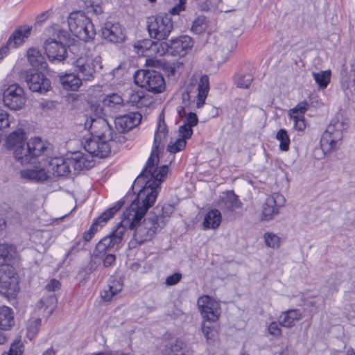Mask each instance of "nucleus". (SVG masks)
Here are the masks:
<instances>
[{
  "instance_id": "4d7b16f0",
  "label": "nucleus",
  "mask_w": 355,
  "mask_h": 355,
  "mask_svg": "<svg viewBox=\"0 0 355 355\" xmlns=\"http://www.w3.org/2000/svg\"><path fill=\"white\" fill-rule=\"evenodd\" d=\"M205 28V17L200 16L197 17L193 22L191 30L196 33L204 31Z\"/></svg>"
},
{
  "instance_id": "5fc2aeb1",
  "label": "nucleus",
  "mask_w": 355,
  "mask_h": 355,
  "mask_svg": "<svg viewBox=\"0 0 355 355\" xmlns=\"http://www.w3.org/2000/svg\"><path fill=\"white\" fill-rule=\"evenodd\" d=\"M112 140H105V139H98L99 145H98V157L101 158H103L107 157L110 153V145L109 144L110 141Z\"/></svg>"
},
{
  "instance_id": "79ce46f5",
  "label": "nucleus",
  "mask_w": 355,
  "mask_h": 355,
  "mask_svg": "<svg viewBox=\"0 0 355 355\" xmlns=\"http://www.w3.org/2000/svg\"><path fill=\"white\" fill-rule=\"evenodd\" d=\"M166 53L171 54L170 43L165 42H153L151 55L162 56Z\"/></svg>"
},
{
  "instance_id": "9d476101",
  "label": "nucleus",
  "mask_w": 355,
  "mask_h": 355,
  "mask_svg": "<svg viewBox=\"0 0 355 355\" xmlns=\"http://www.w3.org/2000/svg\"><path fill=\"white\" fill-rule=\"evenodd\" d=\"M74 72L80 77L82 81H92L94 79L97 68H101L96 59L81 56L73 62Z\"/></svg>"
},
{
  "instance_id": "864d4df0",
  "label": "nucleus",
  "mask_w": 355,
  "mask_h": 355,
  "mask_svg": "<svg viewBox=\"0 0 355 355\" xmlns=\"http://www.w3.org/2000/svg\"><path fill=\"white\" fill-rule=\"evenodd\" d=\"M123 202H118L114 207L108 209L105 211H104L100 216L99 219H102L104 223H106L107 221L113 217L114 214L121 209Z\"/></svg>"
},
{
  "instance_id": "f704fd0d",
  "label": "nucleus",
  "mask_w": 355,
  "mask_h": 355,
  "mask_svg": "<svg viewBox=\"0 0 355 355\" xmlns=\"http://www.w3.org/2000/svg\"><path fill=\"white\" fill-rule=\"evenodd\" d=\"M241 202L233 191L227 192L225 196L222 198L220 202L221 207L229 211H234L236 209H239L241 207Z\"/></svg>"
},
{
  "instance_id": "f257e3e1",
  "label": "nucleus",
  "mask_w": 355,
  "mask_h": 355,
  "mask_svg": "<svg viewBox=\"0 0 355 355\" xmlns=\"http://www.w3.org/2000/svg\"><path fill=\"white\" fill-rule=\"evenodd\" d=\"M157 158L152 157L148 161L146 168L137 177L135 183H144V187L139 191L136 199L130 206V210L132 213L137 214L134 225V239L138 243H143L145 241L151 240L157 232L164 227L163 221L160 223H156V216H147L141 222L147 210L154 204L159 191V185L165 179L168 173V168L165 166L159 173L155 164Z\"/></svg>"
},
{
  "instance_id": "3c124183",
  "label": "nucleus",
  "mask_w": 355,
  "mask_h": 355,
  "mask_svg": "<svg viewBox=\"0 0 355 355\" xmlns=\"http://www.w3.org/2000/svg\"><path fill=\"white\" fill-rule=\"evenodd\" d=\"M188 139L189 138L180 136V137L177 139L174 143H171L168 146V151H169L171 153H176L183 150L186 146V139Z\"/></svg>"
},
{
  "instance_id": "412c9836",
  "label": "nucleus",
  "mask_w": 355,
  "mask_h": 355,
  "mask_svg": "<svg viewBox=\"0 0 355 355\" xmlns=\"http://www.w3.org/2000/svg\"><path fill=\"white\" fill-rule=\"evenodd\" d=\"M193 46L192 39L188 35H182L170 41L171 55L184 56Z\"/></svg>"
},
{
  "instance_id": "6e6552de",
  "label": "nucleus",
  "mask_w": 355,
  "mask_h": 355,
  "mask_svg": "<svg viewBox=\"0 0 355 355\" xmlns=\"http://www.w3.org/2000/svg\"><path fill=\"white\" fill-rule=\"evenodd\" d=\"M19 76L33 92L43 94L48 92L51 87L49 80L43 73L35 70H23L20 72Z\"/></svg>"
},
{
  "instance_id": "72a5a7b5",
  "label": "nucleus",
  "mask_w": 355,
  "mask_h": 355,
  "mask_svg": "<svg viewBox=\"0 0 355 355\" xmlns=\"http://www.w3.org/2000/svg\"><path fill=\"white\" fill-rule=\"evenodd\" d=\"M174 211V207L171 205H165L162 207H156L153 211L150 212V215L156 216V223H160L163 221L164 227L165 226L168 218Z\"/></svg>"
},
{
  "instance_id": "58836bf2",
  "label": "nucleus",
  "mask_w": 355,
  "mask_h": 355,
  "mask_svg": "<svg viewBox=\"0 0 355 355\" xmlns=\"http://www.w3.org/2000/svg\"><path fill=\"white\" fill-rule=\"evenodd\" d=\"M124 99L118 94H111L107 95L103 101L105 107H108L111 110L119 109L124 105Z\"/></svg>"
},
{
  "instance_id": "de8ad7c7",
  "label": "nucleus",
  "mask_w": 355,
  "mask_h": 355,
  "mask_svg": "<svg viewBox=\"0 0 355 355\" xmlns=\"http://www.w3.org/2000/svg\"><path fill=\"white\" fill-rule=\"evenodd\" d=\"M99 141L98 139H87L83 143L84 149L92 157H98Z\"/></svg>"
},
{
  "instance_id": "9b49d317",
  "label": "nucleus",
  "mask_w": 355,
  "mask_h": 355,
  "mask_svg": "<svg viewBox=\"0 0 355 355\" xmlns=\"http://www.w3.org/2000/svg\"><path fill=\"white\" fill-rule=\"evenodd\" d=\"M85 126L98 139L113 140V130L108 122L103 118H87Z\"/></svg>"
},
{
  "instance_id": "0e129e2a",
  "label": "nucleus",
  "mask_w": 355,
  "mask_h": 355,
  "mask_svg": "<svg viewBox=\"0 0 355 355\" xmlns=\"http://www.w3.org/2000/svg\"><path fill=\"white\" fill-rule=\"evenodd\" d=\"M308 106V103L305 102L300 103L295 108L291 110V116L298 114L304 115V113L307 110Z\"/></svg>"
},
{
  "instance_id": "603ef678",
  "label": "nucleus",
  "mask_w": 355,
  "mask_h": 355,
  "mask_svg": "<svg viewBox=\"0 0 355 355\" xmlns=\"http://www.w3.org/2000/svg\"><path fill=\"white\" fill-rule=\"evenodd\" d=\"M184 345L182 341L176 340L174 344H171L164 349L162 355H183L181 351Z\"/></svg>"
},
{
  "instance_id": "e2e57ef3",
  "label": "nucleus",
  "mask_w": 355,
  "mask_h": 355,
  "mask_svg": "<svg viewBox=\"0 0 355 355\" xmlns=\"http://www.w3.org/2000/svg\"><path fill=\"white\" fill-rule=\"evenodd\" d=\"M279 325H280L279 323L278 324L276 322H271L268 327L269 334L275 337L280 336L282 335V330Z\"/></svg>"
},
{
  "instance_id": "338daca9",
  "label": "nucleus",
  "mask_w": 355,
  "mask_h": 355,
  "mask_svg": "<svg viewBox=\"0 0 355 355\" xmlns=\"http://www.w3.org/2000/svg\"><path fill=\"white\" fill-rule=\"evenodd\" d=\"M45 288L49 292L55 291L60 289V283L58 280L55 279H51L47 283Z\"/></svg>"
},
{
  "instance_id": "bb28decb",
  "label": "nucleus",
  "mask_w": 355,
  "mask_h": 355,
  "mask_svg": "<svg viewBox=\"0 0 355 355\" xmlns=\"http://www.w3.org/2000/svg\"><path fill=\"white\" fill-rule=\"evenodd\" d=\"M60 83L66 90L77 91L83 84L82 79L75 73L60 75Z\"/></svg>"
},
{
  "instance_id": "a19ab883",
  "label": "nucleus",
  "mask_w": 355,
  "mask_h": 355,
  "mask_svg": "<svg viewBox=\"0 0 355 355\" xmlns=\"http://www.w3.org/2000/svg\"><path fill=\"white\" fill-rule=\"evenodd\" d=\"M41 326V319L37 317H32L27 326V336L31 339L38 333Z\"/></svg>"
},
{
  "instance_id": "ea45409f",
  "label": "nucleus",
  "mask_w": 355,
  "mask_h": 355,
  "mask_svg": "<svg viewBox=\"0 0 355 355\" xmlns=\"http://www.w3.org/2000/svg\"><path fill=\"white\" fill-rule=\"evenodd\" d=\"M312 75L315 81L322 89L326 88L330 82V71H322L319 73L313 72Z\"/></svg>"
},
{
  "instance_id": "bf43d9fd",
  "label": "nucleus",
  "mask_w": 355,
  "mask_h": 355,
  "mask_svg": "<svg viewBox=\"0 0 355 355\" xmlns=\"http://www.w3.org/2000/svg\"><path fill=\"white\" fill-rule=\"evenodd\" d=\"M122 288L123 284L121 280L114 279L107 286V289H109L111 293L112 292V294L115 295L119 293L122 290Z\"/></svg>"
},
{
  "instance_id": "4c0bfd02",
  "label": "nucleus",
  "mask_w": 355,
  "mask_h": 355,
  "mask_svg": "<svg viewBox=\"0 0 355 355\" xmlns=\"http://www.w3.org/2000/svg\"><path fill=\"white\" fill-rule=\"evenodd\" d=\"M26 149H28L27 142L21 147L16 148L13 153L15 159L21 164L31 163L34 159L31 150H26Z\"/></svg>"
},
{
  "instance_id": "6e6d98bb",
  "label": "nucleus",
  "mask_w": 355,
  "mask_h": 355,
  "mask_svg": "<svg viewBox=\"0 0 355 355\" xmlns=\"http://www.w3.org/2000/svg\"><path fill=\"white\" fill-rule=\"evenodd\" d=\"M294 122V128L298 131H303L306 128V123L304 115L301 114L291 115Z\"/></svg>"
},
{
  "instance_id": "473e14b6",
  "label": "nucleus",
  "mask_w": 355,
  "mask_h": 355,
  "mask_svg": "<svg viewBox=\"0 0 355 355\" xmlns=\"http://www.w3.org/2000/svg\"><path fill=\"white\" fill-rule=\"evenodd\" d=\"M73 162L74 171H81L84 168L88 169L94 166L93 157L82 155L80 153H75L71 156Z\"/></svg>"
},
{
  "instance_id": "a878e982",
  "label": "nucleus",
  "mask_w": 355,
  "mask_h": 355,
  "mask_svg": "<svg viewBox=\"0 0 355 355\" xmlns=\"http://www.w3.org/2000/svg\"><path fill=\"white\" fill-rule=\"evenodd\" d=\"M182 120L184 123L179 128L180 136L190 138L193 134L192 128L198 124V116L194 112H189Z\"/></svg>"
},
{
  "instance_id": "ddd939ff",
  "label": "nucleus",
  "mask_w": 355,
  "mask_h": 355,
  "mask_svg": "<svg viewBox=\"0 0 355 355\" xmlns=\"http://www.w3.org/2000/svg\"><path fill=\"white\" fill-rule=\"evenodd\" d=\"M286 202L284 196L279 193H273L268 196L262 206L261 218L262 220H270L279 213V209Z\"/></svg>"
},
{
  "instance_id": "2eb2a0df",
  "label": "nucleus",
  "mask_w": 355,
  "mask_h": 355,
  "mask_svg": "<svg viewBox=\"0 0 355 355\" xmlns=\"http://www.w3.org/2000/svg\"><path fill=\"white\" fill-rule=\"evenodd\" d=\"M15 325L12 309L6 306H0V345H3L10 338L9 331Z\"/></svg>"
},
{
  "instance_id": "a211bd4d",
  "label": "nucleus",
  "mask_w": 355,
  "mask_h": 355,
  "mask_svg": "<svg viewBox=\"0 0 355 355\" xmlns=\"http://www.w3.org/2000/svg\"><path fill=\"white\" fill-rule=\"evenodd\" d=\"M142 116L139 112H129L116 117L115 127L119 132H125L130 130L141 123Z\"/></svg>"
},
{
  "instance_id": "a18cd8bd",
  "label": "nucleus",
  "mask_w": 355,
  "mask_h": 355,
  "mask_svg": "<svg viewBox=\"0 0 355 355\" xmlns=\"http://www.w3.org/2000/svg\"><path fill=\"white\" fill-rule=\"evenodd\" d=\"M105 224V223L103 222L102 219H99V217H98L91 225L89 230L83 234L84 240L86 241H90L94 234L97 232L99 228H101Z\"/></svg>"
},
{
  "instance_id": "6ab92c4d",
  "label": "nucleus",
  "mask_w": 355,
  "mask_h": 355,
  "mask_svg": "<svg viewBox=\"0 0 355 355\" xmlns=\"http://www.w3.org/2000/svg\"><path fill=\"white\" fill-rule=\"evenodd\" d=\"M167 135H168L167 126H166V123H165L164 120L159 119V123H158L157 129V130L155 132V138H154V148H155V150H153V152L151 153V155H150V157H149V159L148 160V161H149L150 159L153 156L157 158V161L156 162V164H155V167L157 168V173H159L160 169H162V168L165 166V165L162 166L160 168H157V166L159 160H158L157 155L155 154V150H156V152H157L160 148H164V144H165V142L166 141ZM147 163H148V162H147ZM147 166H148V164H146V167H147ZM166 166L168 169V166L166 165ZM146 168H145L143 170V171Z\"/></svg>"
},
{
  "instance_id": "c03bdc74",
  "label": "nucleus",
  "mask_w": 355,
  "mask_h": 355,
  "mask_svg": "<svg viewBox=\"0 0 355 355\" xmlns=\"http://www.w3.org/2000/svg\"><path fill=\"white\" fill-rule=\"evenodd\" d=\"M276 139L280 142L279 148L283 151H287L289 149L290 139L284 129H280L277 135Z\"/></svg>"
},
{
  "instance_id": "8fccbe9b",
  "label": "nucleus",
  "mask_w": 355,
  "mask_h": 355,
  "mask_svg": "<svg viewBox=\"0 0 355 355\" xmlns=\"http://www.w3.org/2000/svg\"><path fill=\"white\" fill-rule=\"evenodd\" d=\"M253 78L250 73L239 74L236 79L235 83L240 88H248L252 82Z\"/></svg>"
},
{
  "instance_id": "4be33fe9",
  "label": "nucleus",
  "mask_w": 355,
  "mask_h": 355,
  "mask_svg": "<svg viewBox=\"0 0 355 355\" xmlns=\"http://www.w3.org/2000/svg\"><path fill=\"white\" fill-rule=\"evenodd\" d=\"M28 149L31 150L33 159L41 155H49L51 151V146L42 141L39 137L31 138L27 141Z\"/></svg>"
},
{
  "instance_id": "f03ea898",
  "label": "nucleus",
  "mask_w": 355,
  "mask_h": 355,
  "mask_svg": "<svg viewBox=\"0 0 355 355\" xmlns=\"http://www.w3.org/2000/svg\"><path fill=\"white\" fill-rule=\"evenodd\" d=\"M46 33L49 37L45 40L44 48L49 59L51 61L64 60L67 56L66 46L70 44V33L58 24L46 28Z\"/></svg>"
},
{
  "instance_id": "7ed1b4c3",
  "label": "nucleus",
  "mask_w": 355,
  "mask_h": 355,
  "mask_svg": "<svg viewBox=\"0 0 355 355\" xmlns=\"http://www.w3.org/2000/svg\"><path fill=\"white\" fill-rule=\"evenodd\" d=\"M209 89V77L203 75L200 77L199 81L194 78L190 79V82L187 87L186 92L182 94L183 106L177 107V112L180 117L183 119L189 112L186 108L191 104L196 101V107H201L205 101Z\"/></svg>"
},
{
  "instance_id": "09e8293b",
  "label": "nucleus",
  "mask_w": 355,
  "mask_h": 355,
  "mask_svg": "<svg viewBox=\"0 0 355 355\" xmlns=\"http://www.w3.org/2000/svg\"><path fill=\"white\" fill-rule=\"evenodd\" d=\"M153 42L151 40L147 39L138 41L135 44V48L138 49L137 53H145L149 52L151 55Z\"/></svg>"
},
{
  "instance_id": "49530a36",
  "label": "nucleus",
  "mask_w": 355,
  "mask_h": 355,
  "mask_svg": "<svg viewBox=\"0 0 355 355\" xmlns=\"http://www.w3.org/2000/svg\"><path fill=\"white\" fill-rule=\"evenodd\" d=\"M263 238L265 243L268 247L271 248H279L281 239L275 234L272 232H266Z\"/></svg>"
},
{
  "instance_id": "423d86ee",
  "label": "nucleus",
  "mask_w": 355,
  "mask_h": 355,
  "mask_svg": "<svg viewBox=\"0 0 355 355\" xmlns=\"http://www.w3.org/2000/svg\"><path fill=\"white\" fill-rule=\"evenodd\" d=\"M173 28V24L170 15L150 16L147 19V30L151 38L165 40Z\"/></svg>"
},
{
  "instance_id": "393cba45",
  "label": "nucleus",
  "mask_w": 355,
  "mask_h": 355,
  "mask_svg": "<svg viewBox=\"0 0 355 355\" xmlns=\"http://www.w3.org/2000/svg\"><path fill=\"white\" fill-rule=\"evenodd\" d=\"M302 318V313L299 309H291L282 313L279 317V322L282 327L291 328L295 322Z\"/></svg>"
},
{
  "instance_id": "c85d7f7f",
  "label": "nucleus",
  "mask_w": 355,
  "mask_h": 355,
  "mask_svg": "<svg viewBox=\"0 0 355 355\" xmlns=\"http://www.w3.org/2000/svg\"><path fill=\"white\" fill-rule=\"evenodd\" d=\"M26 134L24 130L19 129L12 132L6 139L7 148L12 150L13 153L18 147H21L26 142Z\"/></svg>"
},
{
  "instance_id": "20e7f679",
  "label": "nucleus",
  "mask_w": 355,
  "mask_h": 355,
  "mask_svg": "<svg viewBox=\"0 0 355 355\" xmlns=\"http://www.w3.org/2000/svg\"><path fill=\"white\" fill-rule=\"evenodd\" d=\"M67 23L70 31L83 41L89 42L96 35L94 24L83 11L71 12Z\"/></svg>"
},
{
  "instance_id": "39448f33",
  "label": "nucleus",
  "mask_w": 355,
  "mask_h": 355,
  "mask_svg": "<svg viewBox=\"0 0 355 355\" xmlns=\"http://www.w3.org/2000/svg\"><path fill=\"white\" fill-rule=\"evenodd\" d=\"M135 83L148 92L161 93L165 88V80L162 74L155 70H138L134 75Z\"/></svg>"
},
{
  "instance_id": "5701e85b",
  "label": "nucleus",
  "mask_w": 355,
  "mask_h": 355,
  "mask_svg": "<svg viewBox=\"0 0 355 355\" xmlns=\"http://www.w3.org/2000/svg\"><path fill=\"white\" fill-rule=\"evenodd\" d=\"M119 245L118 242H115L114 237L111 234H109L108 236L103 237L96 244V248L93 251L92 257L95 259H101L107 250L115 247L118 248Z\"/></svg>"
},
{
  "instance_id": "37998d69",
  "label": "nucleus",
  "mask_w": 355,
  "mask_h": 355,
  "mask_svg": "<svg viewBox=\"0 0 355 355\" xmlns=\"http://www.w3.org/2000/svg\"><path fill=\"white\" fill-rule=\"evenodd\" d=\"M202 331L204 336L209 343H211L217 338L218 332L211 324L203 322L202 324Z\"/></svg>"
},
{
  "instance_id": "f8f14e48",
  "label": "nucleus",
  "mask_w": 355,
  "mask_h": 355,
  "mask_svg": "<svg viewBox=\"0 0 355 355\" xmlns=\"http://www.w3.org/2000/svg\"><path fill=\"white\" fill-rule=\"evenodd\" d=\"M3 101L10 110L21 109L26 101L24 89L17 84L9 85L3 92Z\"/></svg>"
},
{
  "instance_id": "f3484780",
  "label": "nucleus",
  "mask_w": 355,
  "mask_h": 355,
  "mask_svg": "<svg viewBox=\"0 0 355 355\" xmlns=\"http://www.w3.org/2000/svg\"><path fill=\"white\" fill-rule=\"evenodd\" d=\"M102 37L111 43H120L124 41L123 28L119 23L107 21L101 29Z\"/></svg>"
},
{
  "instance_id": "cd10ccee",
  "label": "nucleus",
  "mask_w": 355,
  "mask_h": 355,
  "mask_svg": "<svg viewBox=\"0 0 355 355\" xmlns=\"http://www.w3.org/2000/svg\"><path fill=\"white\" fill-rule=\"evenodd\" d=\"M58 300L54 294L43 297L37 304V307L44 317H49L57 306Z\"/></svg>"
},
{
  "instance_id": "dca6fc26",
  "label": "nucleus",
  "mask_w": 355,
  "mask_h": 355,
  "mask_svg": "<svg viewBox=\"0 0 355 355\" xmlns=\"http://www.w3.org/2000/svg\"><path fill=\"white\" fill-rule=\"evenodd\" d=\"M133 211L130 210V207L127 209L123 213V218L118 223L110 234L115 239V242L119 244L121 242L124 236L125 230L128 228L130 230L134 229V225L136 223L137 214Z\"/></svg>"
},
{
  "instance_id": "7c9ffc66",
  "label": "nucleus",
  "mask_w": 355,
  "mask_h": 355,
  "mask_svg": "<svg viewBox=\"0 0 355 355\" xmlns=\"http://www.w3.org/2000/svg\"><path fill=\"white\" fill-rule=\"evenodd\" d=\"M27 58L30 64L37 70L44 69L47 65L44 57L37 49H29L27 51Z\"/></svg>"
},
{
  "instance_id": "e433bc0d",
  "label": "nucleus",
  "mask_w": 355,
  "mask_h": 355,
  "mask_svg": "<svg viewBox=\"0 0 355 355\" xmlns=\"http://www.w3.org/2000/svg\"><path fill=\"white\" fill-rule=\"evenodd\" d=\"M17 257L15 245L7 243H0V261L7 263Z\"/></svg>"
},
{
  "instance_id": "c9c22d12",
  "label": "nucleus",
  "mask_w": 355,
  "mask_h": 355,
  "mask_svg": "<svg viewBox=\"0 0 355 355\" xmlns=\"http://www.w3.org/2000/svg\"><path fill=\"white\" fill-rule=\"evenodd\" d=\"M221 222L220 212L216 209H211L205 216L203 226L205 229H216Z\"/></svg>"
},
{
  "instance_id": "13d9d810",
  "label": "nucleus",
  "mask_w": 355,
  "mask_h": 355,
  "mask_svg": "<svg viewBox=\"0 0 355 355\" xmlns=\"http://www.w3.org/2000/svg\"><path fill=\"white\" fill-rule=\"evenodd\" d=\"M22 345L19 341H14L8 350V352H4L2 355H21L22 354Z\"/></svg>"
},
{
  "instance_id": "69168bd1",
  "label": "nucleus",
  "mask_w": 355,
  "mask_h": 355,
  "mask_svg": "<svg viewBox=\"0 0 355 355\" xmlns=\"http://www.w3.org/2000/svg\"><path fill=\"white\" fill-rule=\"evenodd\" d=\"M182 278V275L179 272H175L172 275L168 276L166 279V284L167 286H173L178 284Z\"/></svg>"
},
{
  "instance_id": "4468645a",
  "label": "nucleus",
  "mask_w": 355,
  "mask_h": 355,
  "mask_svg": "<svg viewBox=\"0 0 355 355\" xmlns=\"http://www.w3.org/2000/svg\"><path fill=\"white\" fill-rule=\"evenodd\" d=\"M198 306L202 315L208 322H215L220 313L219 304L208 295H204L198 300Z\"/></svg>"
},
{
  "instance_id": "c756f323",
  "label": "nucleus",
  "mask_w": 355,
  "mask_h": 355,
  "mask_svg": "<svg viewBox=\"0 0 355 355\" xmlns=\"http://www.w3.org/2000/svg\"><path fill=\"white\" fill-rule=\"evenodd\" d=\"M20 174L21 178L35 182H42L49 178V175L45 169L42 168L23 170Z\"/></svg>"
},
{
  "instance_id": "0eeeda50",
  "label": "nucleus",
  "mask_w": 355,
  "mask_h": 355,
  "mask_svg": "<svg viewBox=\"0 0 355 355\" xmlns=\"http://www.w3.org/2000/svg\"><path fill=\"white\" fill-rule=\"evenodd\" d=\"M344 124L338 120H332L320 139L323 151L331 152L336 148L337 143L343 139Z\"/></svg>"
},
{
  "instance_id": "774afa93",
  "label": "nucleus",
  "mask_w": 355,
  "mask_h": 355,
  "mask_svg": "<svg viewBox=\"0 0 355 355\" xmlns=\"http://www.w3.org/2000/svg\"><path fill=\"white\" fill-rule=\"evenodd\" d=\"M103 261L104 267H109L113 265L116 261V257L113 254H107L101 259Z\"/></svg>"
},
{
  "instance_id": "052dcab7",
  "label": "nucleus",
  "mask_w": 355,
  "mask_h": 355,
  "mask_svg": "<svg viewBox=\"0 0 355 355\" xmlns=\"http://www.w3.org/2000/svg\"><path fill=\"white\" fill-rule=\"evenodd\" d=\"M87 7L88 12L93 13L96 15L103 13L102 7L98 3L94 1L89 2V5H87Z\"/></svg>"
},
{
  "instance_id": "aec40b11",
  "label": "nucleus",
  "mask_w": 355,
  "mask_h": 355,
  "mask_svg": "<svg viewBox=\"0 0 355 355\" xmlns=\"http://www.w3.org/2000/svg\"><path fill=\"white\" fill-rule=\"evenodd\" d=\"M48 170L57 176L67 175L71 171L70 167L73 168L72 157H53L48 161Z\"/></svg>"
},
{
  "instance_id": "b1692460",
  "label": "nucleus",
  "mask_w": 355,
  "mask_h": 355,
  "mask_svg": "<svg viewBox=\"0 0 355 355\" xmlns=\"http://www.w3.org/2000/svg\"><path fill=\"white\" fill-rule=\"evenodd\" d=\"M32 28L30 26H20L16 29L9 37L8 45L11 48H16L24 42L31 35Z\"/></svg>"
},
{
  "instance_id": "2f4dec72",
  "label": "nucleus",
  "mask_w": 355,
  "mask_h": 355,
  "mask_svg": "<svg viewBox=\"0 0 355 355\" xmlns=\"http://www.w3.org/2000/svg\"><path fill=\"white\" fill-rule=\"evenodd\" d=\"M125 96L127 97L126 102L132 106L141 107L146 105L147 100L143 91L130 89L126 91Z\"/></svg>"
},
{
  "instance_id": "1a4fd4ad",
  "label": "nucleus",
  "mask_w": 355,
  "mask_h": 355,
  "mask_svg": "<svg viewBox=\"0 0 355 355\" xmlns=\"http://www.w3.org/2000/svg\"><path fill=\"white\" fill-rule=\"evenodd\" d=\"M18 282L14 268L6 264L0 268V292L8 297H14L18 291Z\"/></svg>"
},
{
  "instance_id": "680f3d73",
  "label": "nucleus",
  "mask_w": 355,
  "mask_h": 355,
  "mask_svg": "<svg viewBox=\"0 0 355 355\" xmlns=\"http://www.w3.org/2000/svg\"><path fill=\"white\" fill-rule=\"evenodd\" d=\"M9 114L4 110H0V130L10 125Z\"/></svg>"
}]
</instances>
